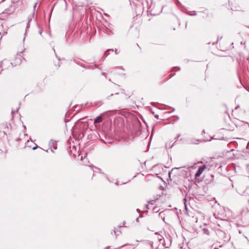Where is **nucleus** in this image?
I'll return each instance as SVG.
<instances>
[{
    "instance_id": "obj_3",
    "label": "nucleus",
    "mask_w": 249,
    "mask_h": 249,
    "mask_svg": "<svg viewBox=\"0 0 249 249\" xmlns=\"http://www.w3.org/2000/svg\"><path fill=\"white\" fill-rule=\"evenodd\" d=\"M215 233L219 240H224L225 241L226 240L227 237L225 231L219 229H216L215 230Z\"/></svg>"
},
{
    "instance_id": "obj_14",
    "label": "nucleus",
    "mask_w": 249,
    "mask_h": 249,
    "mask_svg": "<svg viewBox=\"0 0 249 249\" xmlns=\"http://www.w3.org/2000/svg\"><path fill=\"white\" fill-rule=\"evenodd\" d=\"M115 53H116V54H118V51H117V49H116V50H115Z\"/></svg>"
},
{
    "instance_id": "obj_16",
    "label": "nucleus",
    "mask_w": 249,
    "mask_h": 249,
    "mask_svg": "<svg viewBox=\"0 0 249 249\" xmlns=\"http://www.w3.org/2000/svg\"><path fill=\"white\" fill-rule=\"evenodd\" d=\"M179 168H174V169H179ZM174 170V169H173Z\"/></svg>"
},
{
    "instance_id": "obj_2",
    "label": "nucleus",
    "mask_w": 249,
    "mask_h": 249,
    "mask_svg": "<svg viewBox=\"0 0 249 249\" xmlns=\"http://www.w3.org/2000/svg\"><path fill=\"white\" fill-rule=\"evenodd\" d=\"M153 244V242L151 241L143 242L139 246V249H154Z\"/></svg>"
},
{
    "instance_id": "obj_4",
    "label": "nucleus",
    "mask_w": 249,
    "mask_h": 249,
    "mask_svg": "<svg viewBox=\"0 0 249 249\" xmlns=\"http://www.w3.org/2000/svg\"><path fill=\"white\" fill-rule=\"evenodd\" d=\"M206 166L205 165H203L202 166L199 167L198 169L196 171V173L195 174V178L199 177L201 174L203 173L204 170L206 169Z\"/></svg>"
},
{
    "instance_id": "obj_1",
    "label": "nucleus",
    "mask_w": 249,
    "mask_h": 249,
    "mask_svg": "<svg viewBox=\"0 0 249 249\" xmlns=\"http://www.w3.org/2000/svg\"><path fill=\"white\" fill-rule=\"evenodd\" d=\"M154 241L153 244L155 243L157 245V248L167 247L165 244L164 239L162 236L158 232L155 233L153 236Z\"/></svg>"
},
{
    "instance_id": "obj_13",
    "label": "nucleus",
    "mask_w": 249,
    "mask_h": 249,
    "mask_svg": "<svg viewBox=\"0 0 249 249\" xmlns=\"http://www.w3.org/2000/svg\"><path fill=\"white\" fill-rule=\"evenodd\" d=\"M174 249H182V248L180 247H178L177 248H175Z\"/></svg>"
},
{
    "instance_id": "obj_12",
    "label": "nucleus",
    "mask_w": 249,
    "mask_h": 249,
    "mask_svg": "<svg viewBox=\"0 0 249 249\" xmlns=\"http://www.w3.org/2000/svg\"><path fill=\"white\" fill-rule=\"evenodd\" d=\"M247 208L248 210V211H249V200L248 201V205Z\"/></svg>"
},
{
    "instance_id": "obj_5",
    "label": "nucleus",
    "mask_w": 249,
    "mask_h": 249,
    "mask_svg": "<svg viewBox=\"0 0 249 249\" xmlns=\"http://www.w3.org/2000/svg\"><path fill=\"white\" fill-rule=\"evenodd\" d=\"M103 117L101 116H99L95 119L94 121V124H95L101 123L103 121Z\"/></svg>"
},
{
    "instance_id": "obj_15",
    "label": "nucleus",
    "mask_w": 249,
    "mask_h": 249,
    "mask_svg": "<svg viewBox=\"0 0 249 249\" xmlns=\"http://www.w3.org/2000/svg\"><path fill=\"white\" fill-rule=\"evenodd\" d=\"M184 205H185V209H187V206H186V204L185 202L184 203Z\"/></svg>"
},
{
    "instance_id": "obj_11",
    "label": "nucleus",
    "mask_w": 249,
    "mask_h": 249,
    "mask_svg": "<svg viewBox=\"0 0 249 249\" xmlns=\"http://www.w3.org/2000/svg\"><path fill=\"white\" fill-rule=\"evenodd\" d=\"M37 2H36L35 4H34V9H35V8L36 7V6H37Z\"/></svg>"
},
{
    "instance_id": "obj_10",
    "label": "nucleus",
    "mask_w": 249,
    "mask_h": 249,
    "mask_svg": "<svg viewBox=\"0 0 249 249\" xmlns=\"http://www.w3.org/2000/svg\"><path fill=\"white\" fill-rule=\"evenodd\" d=\"M34 144L35 145V146H34V147H33V148H32V149H33V150L36 149L37 148V145H36V144Z\"/></svg>"
},
{
    "instance_id": "obj_7",
    "label": "nucleus",
    "mask_w": 249,
    "mask_h": 249,
    "mask_svg": "<svg viewBox=\"0 0 249 249\" xmlns=\"http://www.w3.org/2000/svg\"><path fill=\"white\" fill-rule=\"evenodd\" d=\"M110 50L113 51V49L108 50H107V51H106L105 52L104 55H105V56H107L108 55H109V51H110Z\"/></svg>"
},
{
    "instance_id": "obj_17",
    "label": "nucleus",
    "mask_w": 249,
    "mask_h": 249,
    "mask_svg": "<svg viewBox=\"0 0 249 249\" xmlns=\"http://www.w3.org/2000/svg\"><path fill=\"white\" fill-rule=\"evenodd\" d=\"M2 30L0 29V34H1Z\"/></svg>"
},
{
    "instance_id": "obj_8",
    "label": "nucleus",
    "mask_w": 249,
    "mask_h": 249,
    "mask_svg": "<svg viewBox=\"0 0 249 249\" xmlns=\"http://www.w3.org/2000/svg\"><path fill=\"white\" fill-rule=\"evenodd\" d=\"M155 203V200H151V201H149L148 203V205H154V203Z\"/></svg>"
},
{
    "instance_id": "obj_6",
    "label": "nucleus",
    "mask_w": 249,
    "mask_h": 249,
    "mask_svg": "<svg viewBox=\"0 0 249 249\" xmlns=\"http://www.w3.org/2000/svg\"><path fill=\"white\" fill-rule=\"evenodd\" d=\"M202 233L204 234H206L207 235H209L210 234V231H209V229L206 228V227H204L202 229Z\"/></svg>"
},
{
    "instance_id": "obj_9",
    "label": "nucleus",
    "mask_w": 249,
    "mask_h": 249,
    "mask_svg": "<svg viewBox=\"0 0 249 249\" xmlns=\"http://www.w3.org/2000/svg\"><path fill=\"white\" fill-rule=\"evenodd\" d=\"M3 22V19L1 18H0V25L1 26H2Z\"/></svg>"
}]
</instances>
